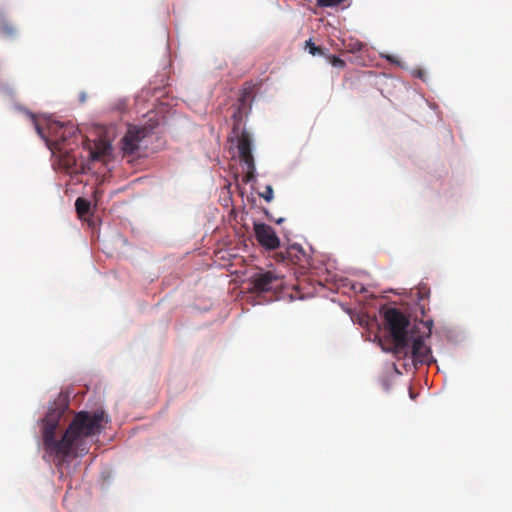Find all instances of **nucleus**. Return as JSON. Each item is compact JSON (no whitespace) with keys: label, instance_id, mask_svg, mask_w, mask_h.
I'll list each match as a JSON object with an SVG mask.
<instances>
[{"label":"nucleus","instance_id":"f257e3e1","mask_svg":"<svg viewBox=\"0 0 512 512\" xmlns=\"http://www.w3.org/2000/svg\"><path fill=\"white\" fill-rule=\"evenodd\" d=\"M68 404L59 399L54 401L43 419V445L45 451L54 457L56 465L70 462L88 452V439L101 433L109 417L103 410L80 411L75 414L60 440L55 438L60 419Z\"/></svg>","mask_w":512,"mask_h":512},{"label":"nucleus","instance_id":"f03ea898","mask_svg":"<svg viewBox=\"0 0 512 512\" xmlns=\"http://www.w3.org/2000/svg\"><path fill=\"white\" fill-rule=\"evenodd\" d=\"M384 323L391 336L394 354L412 356L414 365H429L434 360L431 349L425 345L422 335L418 334L417 325L410 329L409 319L397 308H388L384 313Z\"/></svg>","mask_w":512,"mask_h":512},{"label":"nucleus","instance_id":"7ed1b4c3","mask_svg":"<svg viewBox=\"0 0 512 512\" xmlns=\"http://www.w3.org/2000/svg\"><path fill=\"white\" fill-rule=\"evenodd\" d=\"M32 118L38 135L45 140L47 146L53 152H62L64 148H67L66 142L76 133V130L73 127L52 124L49 126V135H47L44 132V129L35 120L34 116H32Z\"/></svg>","mask_w":512,"mask_h":512},{"label":"nucleus","instance_id":"20e7f679","mask_svg":"<svg viewBox=\"0 0 512 512\" xmlns=\"http://www.w3.org/2000/svg\"><path fill=\"white\" fill-rule=\"evenodd\" d=\"M237 149L240 161L245 166V175L243 176L242 181L245 184H248L255 179L256 172L254 157L252 154V137L248 131L243 130L237 137Z\"/></svg>","mask_w":512,"mask_h":512},{"label":"nucleus","instance_id":"39448f33","mask_svg":"<svg viewBox=\"0 0 512 512\" xmlns=\"http://www.w3.org/2000/svg\"><path fill=\"white\" fill-rule=\"evenodd\" d=\"M146 127L130 126L121 139V150L124 157L134 156L139 150L141 141L147 137Z\"/></svg>","mask_w":512,"mask_h":512},{"label":"nucleus","instance_id":"423d86ee","mask_svg":"<svg viewBox=\"0 0 512 512\" xmlns=\"http://www.w3.org/2000/svg\"><path fill=\"white\" fill-rule=\"evenodd\" d=\"M279 277L272 271L258 272L250 278L253 293H264L276 288L280 283Z\"/></svg>","mask_w":512,"mask_h":512},{"label":"nucleus","instance_id":"0eeeda50","mask_svg":"<svg viewBox=\"0 0 512 512\" xmlns=\"http://www.w3.org/2000/svg\"><path fill=\"white\" fill-rule=\"evenodd\" d=\"M254 233L258 243L265 249L275 250L280 246V239L270 225L254 223Z\"/></svg>","mask_w":512,"mask_h":512},{"label":"nucleus","instance_id":"6e6552de","mask_svg":"<svg viewBox=\"0 0 512 512\" xmlns=\"http://www.w3.org/2000/svg\"><path fill=\"white\" fill-rule=\"evenodd\" d=\"M86 142L89 146V156L93 161L100 160L102 157L108 155L111 150V145L106 140L94 142L93 146H91L88 140Z\"/></svg>","mask_w":512,"mask_h":512},{"label":"nucleus","instance_id":"1a4fd4ad","mask_svg":"<svg viewBox=\"0 0 512 512\" xmlns=\"http://www.w3.org/2000/svg\"><path fill=\"white\" fill-rule=\"evenodd\" d=\"M69 150H71V148H64L62 152H58L60 154V160L69 172H76L77 160L74 155L70 154Z\"/></svg>","mask_w":512,"mask_h":512},{"label":"nucleus","instance_id":"9d476101","mask_svg":"<svg viewBox=\"0 0 512 512\" xmlns=\"http://www.w3.org/2000/svg\"><path fill=\"white\" fill-rule=\"evenodd\" d=\"M306 254L300 245H291L286 251V257L292 263L301 264L302 258H305Z\"/></svg>","mask_w":512,"mask_h":512},{"label":"nucleus","instance_id":"9b49d317","mask_svg":"<svg viewBox=\"0 0 512 512\" xmlns=\"http://www.w3.org/2000/svg\"><path fill=\"white\" fill-rule=\"evenodd\" d=\"M18 35V29L10 22L2 21V38L14 39Z\"/></svg>","mask_w":512,"mask_h":512},{"label":"nucleus","instance_id":"f8f14e48","mask_svg":"<svg viewBox=\"0 0 512 512\" xmlns=\"http://www.w3.org/2000/svg\"><path fill=\"white\" fill-rule=\"evenodd\" d=\"M76 211L79 216L86 215L90 210V202L84 198H77L75 202Z\"/></svg>","mask_w":512,"mask_h":512},{"label":"nucleus","instance_id":"ddd939ff","mask_svg":"<svg viewBox=\"0 0 512 512\" xmlns=\"http://www.w3.org/2000/svg\"><path fill=\"white\" fill-rule=\"evenodd\" d=\"M430 288L427 284L425 283H420L418 285V287L416 288V296H417V299L422 301V300H426L430 297Z\"/></svg>","mask_w":512,"mask_h":512},{"label":"nucleus","instance_id":"4468645a","mask_svg":"<svg viewBox=\"0 0 512 512\" xmlns=\"http://www.w3.org/2000/svg\"><path fill=\"white\" fill-rule=\"evenodd\" d=\"M306 47L312 55H323L324 51L321 47L316 46L311 40L306 41Z\"/></svg>","mask_w":512,"mask_h":512},{"label":"nucleus","instance_id":"2eb2a0df","mask_svg":"<svg viewBox=\"0 0 512 512\" xmlns=\"http://www.w3.org/2000/svg\"><path fill=\"white\" fill-rule=\"evenodd\" d=\"M259 196L262 197L265 201L270 202L274 197L273 188L271 185H267L265 190L259 193Z\"/></svg>","mask_w":512,"mask_h":512},{"label":"nucleus","instance_id":"dca6fc26","mask_svg":"<svg viewBox=\"0 0 512 512\" xmlns=\"http://www.w3.org/2000/svg\"><path fill=\"white\" fill-rule=\"evenodd\" d=\"M328 60L330 64L334 67L338 68H344L345 67V61L342 60L340 57L332 55L328 57Z\"/></svg>","mask_w":512,"mask_h":512},{"label":"nucleus","instance_id":"f3484780","mask_svg":"<svg viewBox=\"0 0 512 512\" xmlns=\"http://www.w3.org/2000/svg\"><path fill=\"white\" fill-rule=\"evenodd\" d=\"M116 109H118L120 111H124L126 109V100H124V99L119 100L116 105Z\"/></svg>","mask_w":512,"mask_h":512},{"label":"nucleus","instance_id":"a211bd4d","mask_svg":"<svg viewBox=\"0 0 512 512\" xmlns=\"http://www.w3.org/2000/svg\"><path fill=\"white\" fill-rule=\"evenodd\" d=\"M86 100H87V95H86V93H85V92H81V93L79 94V101H80V103H85V102H86Z\"/></svg>","mask_w":512,"mask_h":512},{"label":"nucleus","instance_id":"6ab92c4d","mask_svg":"<svg viewBox=\"0 0 512 512\" xmlns=\"http://www.w3.org/2000/svg\"><path fill=\"white\" fill-rule=\"evenodd\" d=\"M386 60H388L391 63H398L394 56L392 55H385L384 56Z\"/></svg>","mask_w":512,"mask_h":512},{"label":"nucleus","instance_id":"aec40b11","mask_svg":"<svg viewBox=\"0 0 512 512\" xmlns=\"http://www.w3.org/2000/svg\"><path fill=\"white\" fill-rule=\"evenodd\" d=\"M4 92L7 93L8 95H12V93H13L11 88H5ZM2 93H3V90H2Z\"/></svg>","mask_w":512,"mask_h":512},{"label":"nucleus","instance_id":"412c9836","mask_svg":"<svg viewBox=\"0 0 512 512\" xmlns=\"http://www.w3.org/2000/svg\"><path fill=\"white\" fill-rule=\"evenodd\" d=\"M244 100H245V95H243V97L241 98L242 104H244Z\"/></svg>","mask_w":512,"mask_h":512}]
</instances>
